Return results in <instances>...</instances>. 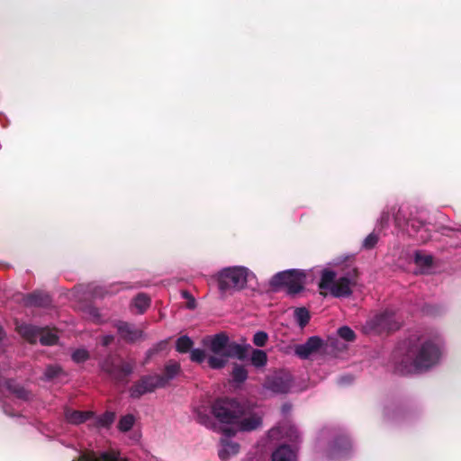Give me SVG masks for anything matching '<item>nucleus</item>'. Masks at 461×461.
Returning <instances> with one entry per match:
<instances>
[{"label": "nucleus", "instance_id": "c03bdc74", "mask_svg": "<svg viewBox=\"0 0 461 461\" xmlns=\"http://www.w3.org/2000/svg\"><path fill=\"white\" fill-rule=\"evenodd\" d=\"M198 421L201 424L207 425V423L210 421V417L207 414H198Z\"/></svg>", "mask_w": 461, "mask_h": 461}, {"label": "nucleus", "instance_id": "ddd939ff", "mask_svg": "<svg viewBox=\"0 0 461 461\" xmlns=\"http://www.w3.org/2000/svg\"><path fill=\"white\" fill-rule=\"evenodd\" d=\"M181 373L180 364L173 359L167 361L164 366L163 373L161 375H156L160 387H166L168 383L176 377Z\"/></svg>", "mask_w": 461, "mask_h": 461}, {"label": "nucleus", "instance_id": "ea45409f", "mask_svg": "<svg viewBox=\"0 0 461 461\" xmlns=\"http://www.w3.org/2000/svg\"><path fill=\"white\" fill-rule=\"evenodd\" d=\"M182 297L186 299V308L193 310L196 307V302L194 296L186 290L181 292Z\"/></svg>", "mask_w": 461, "mask_h": 461}, {"label": "nucleus", "instance_id": "a18cd8bd", "mask_svg": "<svg viewBox=\"0 0 461 461\" xmlns=\"http://www.w3.org/2000/svg\"><path fill=\"white\" fill-rule=\"evenodd\" d=\"M353 381V377L350 375L341 376L339 383L340 384H350Z\"/></svg>", "mask_w": 461, "mask_h": 461}, {"label": "nucleus", "instance_id": "f704fd0d", "mask_svg": "<svg viewBox=\"0 0 461 461\" xmlns=\"http://www.w3.org/2000/svg\"><path fill=\"white\" fill-rule=\"evenodd\" d=\"M338 335L346 341L352 342L356 339L354 330L348 326H342L338 330Z\"/></svg>", "mask_w": 461, "mask_h": 461}, {"label": "nucleus", "instance_id": "37998d69", "mask_svg": "<svg viewBox=\"0 0 461 461\" xmlns=\"http://www.w3.org/2000/svg\"><path fill=\"white\" fill-rule=\"evenodd\" d=\"M114 340V337L113 335H106L102 338V345L104 347L109 346Z\"/></svg>", "mask_w": 461, "mask_h": 461}, {"label": "nucleus", "instance_id": "aec40b11", "mask_svg": "<svg viewBox=\"0 0 461 461\" xmlns=\"http://www.w3.org/2000/svg\"><path fill=\"white\" fill-rule=\"evenodd\" d=\"M16 329L18 333L31 344L37 342L41 331V328L30 324H21Z\"/></svg>", "mask_w": 461, "mask_h": 461}, {"label": "nucleus", "instance_id": "de8ad7c7", "mask_svg": "<svg viewBox=\"0 0 461 461\" xmlns=\"http://www.w3.org/2000/svg\"><path fill=\"white\" fill-rule=\"evenodd\" d=\"M223 433L227 437H232L235 435L236 431L231 428H226L223 429Z\"/></svg>", "mask_w": 461, "mask_h": 461}, {"label": "nucleus", "instance_id": "6e6552de", "mask_svg": "<svg viewBox=\"0 0 461 461\" xmlns=\"http://www.w3.org/2000/svg\"><path fill=\"white\" fill-rule=\"evenodd\" d=\"M365 329L375 334L389 333L400 329V323L391 311H384L366 321Z\"/></svg>", "mask_w": 461, "mask_h": 461}, {"label": "nucleus", "instance_id": "e433bc0d", "mask_svg": "<svg viewBox=\"0 0 461 461\" xmlns=\"http://www.w3.org/2000/svg\"><path fill=\"white\" fill-rule=\"evenodd\" d=\"M378 235L372 232L363 241L362 248L365 249H372L378 242Z\"/></svg>", "mask_w": 461, "mask_h": 461}, {"label": "nucleus", "instance_id": "dca6fc26", "mask_svg": "<svg viewBox=\"0 0 461 461\" xmlns=\"http://www.w3.org/2000/svg\"><path fill=\"white\" fill-rule=\"evenodd\" d=\"M23 303L26 306L47 307L50 304L51 300L48 294L35 291L24 295Z\"/></svg>", "mask_w": 461, "mask_h": 461}, {"label": "nucleus", "instance_id": "20e7f679", "mask_svg": "<svg viewBox=\"0 0 461 461\" xmlns=\"http://www.w3.org/2000/svg\"><path fill=\"white\" fill-rule=\"evenodd\" d=\"M212 412L221 423L236 424L248 413V408L235 399L220 398L212 403Z\"/></svg>", "mask_w": 461, "mask_h": 461}, {"label": "nucleus", "instance_id": "c756f323", "mask_svg": "<svg viewBox=\"0 0 461 461\" xmlns=\"http://www.w3.org/2000/svg\"><path fill=\"white\" fill-rule=\"evenodd\" d=\"M194 341L186 335L181 336L176 339V349L179 353H187L192 350Z\"/></svg>", "mask_w": 461, "mask_h": 461}, {"label": "nucleus", "instance_id": "c85d7f7f", "mask_svg": "<svg viewBox=\"0 0 461 461\" xmlns=\"http://www.w3.org/2000/svg\"><path fill=\"white\" fill-rule=\"evenodd\" d=\"M133 305L138 310V313H143L150 305V298L140 293L133 299Z\"/></svg>", "mask_w": 461, "mask_h": 461}, {"label": "nucleus", "instance_id": "f3484780", "mask_svg": "<svg viewBox=\"0 0 461 461\" xmlns=\"http://www.w3.org/2000/svg\"><path fill=\"white\" fill-rule=\"evenodd\" d=\"M5 385L6 389L19 400L29 401L32 397V392L15 380L8 379L5 381Z\"/></svg>", "mask_w": 461, "mask_h": 461}, {"label": "nucleus", "instance_id": "49530a36", "mask_svg": "<svg viewBox=\"0 0 461 461\" xmlns=\"http://www.w3.org/2000/svg\"><path fill=\"white\" fill-rule=\"evenodd\" d=\"M89 313L94 318V320H98L100 317L98 310L96 308H89Z\"/></svg>", "mask_w": 461, "mask_h": 461}, {"label": "nucleus", "instance_id": "c9c22d12", "mask_svg": "<svg viewBox=\"0 0 461 461\" xmlns=\"http://www.w3.org/2000/svg\"><path fill=\"white\" fill-rule=\"evenodd\" d=\"M268 340V334L266 331L259 330L257 331L253 336V343L257 347H264Z\"/></svg>", "mask_w": 461, "mask_h": 461}, {"label": "nucleus", "instance_id": "58836bf2", "mask_svg": "<svg viewBox=\"0 0 461 461\" xmlns=\"http://www.w3.org/2000/svg\"><path fill=\"white\" fill-rule=\"evenodd\" d=\"M89 358V353L84 348L77 349L72 354V359L76 363H83Z\"/></svg>", "mask_w": 461, "mask_h": 461}, {"label": "nucleus", "instance_id": "cd10ccee", "mask_svg": "<svg viewBox=\"0 0 461 461\" xmlns=\"http://www.w3.org/2000/svg\"><path fill=\"white\" fill-rule=\"evenodd\" d=\"M251 365L257 368L263 367L267 363V355L261 349H253L250 357Z\"/></svg>", "mask_w": 461, "mask_h": 461}, {"label": "nucleus", "instance_id": "39448f33", "mask_svg": "<svg viewBox=\"0 0 461 461\" xmlns=\"http://www.w3.org/2000/svg\"><path fill=\"white\" fill-rule=\"evenodd\" d=\"M306 274L300 269H288L276 273L269 281L273 291L286 287L289 295H295L304 289Z\"/></svg>", "mask_w": 461, "mask_h": 461}, {"label": "nucleus", "instance_id": "72a5a7b5", "mask_svg": "<svg viewBox=\"0 0 461 461\" xmlns=\"http://www.w3.org/2000/svg\"><path fill=\"white\" fill-rule=\"evenodd\" d=\"M115 420V413L113 411H105L98 418L97 424L101 427H110Z\"/></svg>", "mask_w": 461, "mask_h": 461}, {"label": "nucleus", "instance_id": "f03ea898", "mask_svg": "<svg viewBox=\"0 0 461 461\" xmlns=\"http://www.w3.org/2000/svg\"><path fill=\"white\" fill-rule=\"evenodd\" d=\"M357 276L358 271L357 268H353L338 279H336L334 271L324 269L321 272L319 288L329 290L330 294L336 298L349 297L353 293L352 286L357 285Z\"/></svg>", "mask_w": 461, "mask_h": 461}, {"label": "nucleus", "instance_id": "6ab92c4d", "mask_svg": "<svg viewBox=\"0 0 461 461\" xmlns=\"http://www.w3.org/2000/svg\"><path fill=\"white\" fill-rule=\"evenodd\" d=\"M86 461H128L126 457H122L120 453L115 450L102 452L99 456L91 452L84 456Z\"/></svg>", "mask_w": 461, "mask_h": 461}, {"label": "nucleus", "instance_id": "a19ab883", "mask_svg": "<svg viewBox=\"0 0 461 461\" xmlns=\"http://www.w3.org/2000/svg\"><path fill=\"white\" fill-rule=\"evenodd\" d=\"M390 219V213L389 212H383L381 218H380V223L382 226L387 225Z\"/></svg>", "mask_w": 461, "mask_h": 461}, {"label": "nucleus", "instance_id": "a878e982", "mask_svg": "<svg viewBox=\"0 0 461 461\" xmlns=\"http://www.w3.org/2000/svg\"><path fill=\"white\" fill-rule=\"evenodd\" d=\"M231 377L234 383L243 384L248 379V371L242 365L233 363Z\"/></svg>", "mask_w": 461, "mask_h": 461}, {"label": "nucleus", "instance_id": "9d476101", "mask_svg": "<svg viewBox=\"0 0 461 461\" xmlns=\"http://www.w3.org/2000/svg\"><path fill=\"white\" fill-rule=\"evenodd\" d=\"M293 384L292 375L287 372H280L268 377L266 387L276 393H287Z\"/></svg>", "mask_w": 461, "mask_h": 461}, {"label": "nucleus", "instance_id": "473e14b6", "mask_svg": "<svg viewBox=\"0 0 461 461\" xmlns=\"http://www.w3.org/2000/svg\"><path fill=\"white\" fill-rule=\"evenodd\" d=\"M61 374H63V369L59 365H49L47 366L44 376L48 381L53 380L59 377Z\"/></svg>", "mask_w": 461, "mask_h": 461}, {"label": "nucleus", "instance_id": "1a4fd4ad", "mask_svg": "<svg viewBox=\"0 0 461 461\" xmlns=\"http://www.w3.org/2000/svg\"><path fill=\"white\" fill-rule=\"evenodd\" d=\"M159 382L154 375H142L130 388V395L131 398L140 399L142 395L154 392L157 388H161Z\"/></svg>", "mask_w": 461, "mask_h": 461}, {"label": "nucleus", "instance_id": "79ce46f5", "mask_svg": "<svg viewBox=\"0 0 461 461\" xmlns=\"http://www.w3.org/2000/svg\"><path fill=\"white\" fill-rule=\"evenodd\" d=\"M423 222L420 221H418L416 219H412L410 221L408 225H410L414 230H419L421 226H423Z\"/></svg>", "mask_w": 461, "mask_h": 461}, {"label": "nucleus", "instance_id": "7c9ffc66", "mask_svg": "<svg viewBox=\"0 0 461 461\" xmlns=\"http://www.w3.org/2000/svg\"><path fill=\"white\" fill-rule=\"evenodd\" d=\"M414 263L422 268H429L433 264V257L431 255L423 254L420 251L415 252Z\"/></svg>", "mask_w": 461, "mask_h": 461}, {"label": "nucleus", "instance_id": "5701e85b", "mask_svg": "<svg viewBox=\"0 0 461 461\" xmlns=\"http://www.w3.org/2000/svg\"><path fill=\"white\" fill-rule=\"evenodd\" d=\"M272 461H296L295 452L288 445L279 446L272 453Z\"/></svg>", "mask_w": 461, "mask_h": 461}, {"label": "nucleus", "instance_id": "393cba45", "mask_svg": "<svg viewBox=\"0 0 461 461\" xmlns=\"http://www.w3.org/2000/svg\"><path fill=\"white\" fill-rule=\"evenodd\" d=\"M41 331L39 335V340L41 345L53 346L57 344L59 337L47 328H41Z\"/></svg>", "mask_w": 461, "mask_h": 461}, {"label": "nucleus", "instance_id": "9b49d317", "mask_svg": "<svg viewBox=\"0 0 461 461\" xmlns=\"http://www.w3.org/2000/svg\"><path fill=\"white\" fill-rule=\"evenodd\" d=\"M230 338L225 332H219L213 336H207L203 339V344L212 354V357H222L228 346Z\"/></svg>", "mask_w": 461, "mask_h": 461}, {"label": "nucleus", "instance_id": "0eeeda50", "mask_svg": "<svg viewBox=\"0 0 461 461\" xmlns=\"http://www.w3.org/2000/svg\"><path fill=\"white\" fill-rule=\"evenodd\" d=\"M251 348L250 345H241L229 339L228 346L222 357H209L207 359L208 366L212 369H221L227 363L229 358H237L244 361L249 357V350Z\"/></svg>", "mask_w": 461, "mask_h": 461}, {"label": "nucleus", "instance_id": "4468645a", "mask_svg": "<svg viewBox=\"0 0 461 461\" xmlns=\"http://www.w3.org/2000/svg\"><path fill=\"white\" fill-rule=\"evenodd\" d=\"M351 450V441L348 436L337 437L330 446V456L331 458L343 457L348 455Z\"/></svg>", "mask_w": 461, "mask_h": 461}, {"label": "nucleus", "instance_id": "f8f14e48", "mask_svg": "<svg viewBox=\"0 0 461 461\" xmlns=\"http://www.w3.org/2000/svg\"><path fill=\"white\" fill-rule=\"evenodd\" d=\"M323 346V340L318 336L310 337L305 343L296 345L294 353L302 359H307Z\"/></svg>", "mask_w": 461, "mask_h": 461}, {"label": "nucleus", "instance_id": "b1692460", "mask_svg": "<svg viewBox=\"0 0 461 461\" xmlns=\"http://www.w3.org/2000/svg\"><path fill=\"white\" fill-rule=\"evenodd\" d=\"M92 411H71L67 410L65 411L66 420L75 425L84 423L93 416Z\"/></svg>", "mask_w": 461, "mask_h": 461}, {"label": "nucleus", "instance_id": "bb28decb", "mask_svg": "<svg viewBox=\"0 0 461 461\" xmlns=\"http://www.w3.org/2000/svg\"><path fill=\"white\" fill-rule=\"evenodd\" d=\"M294 316L301 329H303L311 320L310 312L305 307L295 308Z\"/></svg>", "mask_w": 461, "mask_h": 461}, {"label": "nucleus", "instance_id": "8fccbe9b", "mask_svg": "<svg viewBox=\"0 0 461 461\" xmlns=\"http://www.w3.org/2000/svg\"><path fill=\"white\" fill-rule=\"evenodd\" d=\"M86 454H83L79 456V458L77 460H73V461H86L84 459V456H86Z\"/></svg>", "mask_w": 461, "mask_h": 461}, {"label": "nucleus", "instance_id": "f257e3e1", "mask_svg": "<svg viewBox=\"0 0 461 461\" xmlns=\"http://www.w3.org/2000/svg\"><path fill=\"white\" fill-rule=\"evenodd\" d=\"M401 358L395 360V372L401 375L422 373L435 366L440 356L438 346L418 335L410 336L400 346Z\"/></svg>", "mask_w": 461, "mask_h": 461}, {"label": "nucleus", "instance_id": "2f4dec72", "mask_svg": "<svg viewBox=\"0 0 461 461\" xmlns=\"http://www.w3.org/2000/svg\"><path fill=\"white\" fill-rule=\"evenodd\" d=\"M135 419L131 414L122 416L118 422V429L122 432L129 431L134 425Z\"/></svg>", "mask_w": 461, "mask_h": 461}, {"label": "nucleus", "instance_id": "09e8293b", "mask_svg": "<svg viewBox=\"0 0 461 461\" xmlns=\"http://www.w3.org/2000/svg\"><path fill=\"white\" fill-rule=\"evenodd\" d=\"M4 336H5L4 330H3L2 327L0 326V341L3 339Z\"/></svg>", "mask_w": 461, "mask_h": 461}, {"label": "nucleus", "instance_id": "412c9836", "mask_svg": "<svg viewBox=\"0 0 461 461\" xmlns=\"http://www.w3.org/2000/svg\"><path fill=\"white\" fill-rule=\"evenodd\" d=\"M221 448L219 450V457L222 461H228L230 456H235L240 451V444L229 439H221Z\"/></svg>", "mask_w": 461, "mask_h": 461}, {"label": "nucleus", "instance_id": "423d86ee", "mask_svg": "<svg viewBox=\"0 0 461 461\" xmlns=\"http://www.w3.org/2000/svg\"><path fill=\"white\" fill-rule=\"evenodd\" d=\"M217 281L221 293L240 290L248 282V269L243 267L224 268L219 272Z\"/></svg>", "mask_w": 461, "mask_h": 461}, {"label": "nucleus", "instance_id": "2eb2a0df", "mask_svg": "<svg viewBox=\"0 0 461 461\" xmlns=\"http://www.w3.org/2000/svg\"><path fill=\"white\" fill-rule=\"evenodd\" d=\"M116 328L120 337L126 342H134L141 336V331L135 329L133 325L125 321L117 322Z\"/></svg>", "mask_w": 461, "mask_h": 461}, {"label": "nucleus", "instance_id": "4be33fe9", "mask_svg": "<svg viewBox=\"0 0 461 461\" xmlns=\"http://www.w3.org/2000/svg\"><path fill=\"white\" fill-rule=\"evenodd\" d=\"M284 432L286 434L289 433L288 436L291 441H296L298 439V431L293 426H278L272 428L268 430V438L270 439H278Z\"/></svg>", "mask_w": 461, "mask_h": 461}, {"label": "nucleus", "instance_id": "7ed1b4c3", "mask_svg": "<svg viewBox=\"0 0 461 461\" xmlns=\"http://www.w3.org/2000/svg\"><path fill=\"white\" fill-rule=\"evenodd\" d=\"M99 366L107 379L115 384L124 386L130 382L136 362L134 359L124 360L119 356L108 355L99 363Z\"/></svg>", "mask_w": 461, "mask_h": 461}, {"label": "nucleus", "instance_id": "a211bd4d", "mask_svg": "<svg viewBox=\"0 0 461 461\" xmlns=\"http://www.w3.org/2000/svg\"><path fill=\"white\" fill-rule=\"evenodd\" d=\"M249 412L243 416L238 422L240 430L252 431L257 429L262 424V419L258 414H250Z\"/></svg>", "mask_w": 461, "mask_h": 461}, {"label": "nucleus", "instance_id": "4c0bfd02", "mask_svg": "<svg viewBox=\"0 0 461 461\" xmlns=\"http://www.w3.org/2000/svg\"><path fill=\"white\" fill-rule=\"evenodd\" d=\"M190 352V359L194 363L202 364L206 357L205 351L203 349L194 348Z\"/></svg>", "mask_w": 461, "mask_h": 461}]
</instances>
